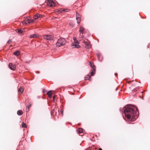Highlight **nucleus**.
I'll return each instance as SVG.
<instances>
[{
	"instance_id": "nucleus-15",
	"label": "nucleus",
	"mask_w": 150,
	"mask_h": 150,
	"mask_svg": "<svg viewBox=\"0 0 150 150\" xmlns=\"http://www.w3.org/2000/svg\"><path fill=\"white\" fill-rule=\"evenodd\" d=\"M84 30H85V29L83 28L82 26H81L80 28L79 32L80 33H83L84 32Z\"/></svg>"
},
{
	"instance_id": "nucleus-22",
	"label": "nucleus",
	"mask_w": 150,
	"mask_h": 150,
	"mask_svg": "<svg viewBox=\"0 0 150 150\" xmlns=\"http://www.w3.org/2000/svg\"><path fill=\"white\" fill-rule=\"evenodd\" d=\"M22 127H23L26 128L27 127V125L25 123L23 122L22 124Z\"/></svg>"
},
{
	"instance_id": "nucleus-25",
	"label": "nucleus",
	"mask_w": 150,
	"mask_h": 150,
	"mask_svg": "<svg viewBox=\"0 0 150 150\" xmlns=\"http://www.w3.org/2000/svg\"><path fill=\"white\" fill-rule=\"evenodd\" d=\"M64 10L63 9H61L60 10H59V13H61L63 11V10Z\"/></svg>"
},
{
	"instance_id": "nucleus-6",
	"label": "nucleus",
	"mask_w": 150,
	"mask_h": 150,
	"mask_svg": "<svg viewBox=\"0 0 150 150\" xmlns=\"http://www.w3.org/2000/svg\"><path fill=\"white\" fill-rule=\"evenodd\" d=\"M9 67L11 70H14L16 69V66L12 63H10L9 64Z\"/></svg>"
},
{
	"instance_id": "nucleus-10",
	"label": "nucleus",
	"mask_w": 150,
	"mask_h": 150,
	"mask_svg": "<svg viewBox=\"0 0 150 150\" xmlns=\"http://www.w3.org/2000/svg\"><path fill=\"white\" fill-rule=\"evenodd\" d=\"M20 52L19 50H17L14 52L13 54L16 56H19L20 54Z\"/></svg>"
},
{
	"instance_id": "nucleus-37",
	"label": "nucleus",
	"mask_w": 150,
	"mask_h": 150,
	"mask_svg": "<svg viewBox=\"0 0 150 150\" xmlns=\"http://www.w3.org/2000/svg\"><path fill=\"white\" fill-rule=\"evenodd\" d=\"M91 150V149H87V150Z\"/></svg>"
},
{
	"instance_id": "nucleus-5",
	"label": "nucleus",
	"mask_w": 150,
	"mask_h": 150,
	"mask_svg": "<svg viewBox=\"0 0 150 150\" xmlns=\"http://www.w3.org/2000/svg\"><path fill=\"white\" fill-rule=\"evenodd\" d=\"M47 5L53 7L55 6L54 2L51 0H48L47 2Z\"/></svg>"
},
{
	"instance_id": "nucleus-12",
	"label": "nucleus",
	"mask_w": 150,
	"mask_h": 150,
	"mask_svg": "<svg viewBox=\"0 0 150 150\" xmlns=\"http://www.w3.org/2000/svg\"><path fill=\"white\" fill-rule=\"evenodd\" d=\"M26 21H28V23H30L31 22H33L34 21V20L32 19H30V18H28L26 19Z\"/></svg>"
},
{
	"instance_id": "nucleus-38",
	"label": "nucleus",
	"mask_w": 150,
	"mask_h": 150,
	"mask_svg": "<svg viewBox=\"0 0 150 150\" xmlns=\"http://www.w3.org/2000/svg\"><path fill=\"white\" fill-rule=\"evenodd\" d=\"M12 46V45H11L10 46V47H11V46Z\"/></svg>"
},
{
	"instance_id": "nucleus-19",
	"label": "nucleus",
	"mask_w": 150,
	"mask_h": 150,
	"mask_svg": "<svg viewBox=\"0 0 150 150\" xmlns=\"http://www.w3.org/2000/svg\"><path fill=\"white\" fill-rule=\"evenodd\" d=\"M91 77L89 75H88L86 76L85 77L86 80H89Z\"/></svg>"
},
{
	"instance_id": "nucleus-17",
	"label": "nucleus",
	"mask_w": 150,
	"mask_h": 150,
	"mask_svg": "<svg viewBox=\"0 0 150 150\" xmlns=\"http://www.w3.org/2000/svg\"><path fill=\"white\" fill-rule=\"evenodd\" d=\"M16 31L19 34H21L23 33V31L21 29H17L16 30Z\"/></svg>"
},
{
	"instance_id": "nucleus-9",
	"label": "nucleus",
	"mask_w": 150,
	"mask_h": 150,
	"mask_svg": "<svg viewBox=\"0 0 150 150\" xmlns=\"http://www.w3.org/2000/svg\"><path fill=\"white\" fill-rule=\"evenodd\" d=\"M79 44H75L73 43H72L71 46L73 48H79L80 47V46L78 45Z\"/></svg>"
},
{
	"instance_id": "nucleus-16",
	"label": "nucleus",
	"mask_w": 150,
	"mask_h": 150,
	"mask_svg": "<svg viewBox=\"0 0 150 150\" xmlns=\"http://www.w3.org/2000/svg\"><path fill=\"white\" fill-rule=\"evenodd\" d=\"M17 114L18 115H21L23 114V112L21 110H18L17 111Z\"/></svg>"
},
{
	"instance_id": "nucleus-18",
	"label": "nucleus",
	"mask_w": 150,
	"mask_h": 150,
	"mask_svg": "<svg viewBox=\"0 0 150 150\" xmlns=\"http://www.w3.org/2000/svg\"><path fill=\"white\" fill-rule=\"evenodd\" d=\"M47 94L49 97H51L52 94V93L51 91H48L47 93Z\"/></svg>"
},
{
	"instance_id": "nucleus-31",
	"label": "nucleus",
	"mask_w": 150,
	"mask_h": 150,
	"mask_svg": "<svg viewBox=\"0 0 150 150\" xmlns=\"http://www.w3.org/2000/svg\"><path fill=\"white\" fill-rule=\"evenodd\" d=\"M100 56V55L99 54H97V57L98 58H99Z\"/></svg>"
},
{
	"instance_id": "nucleus-32",
	"label": "nucleus",
	"mask_w": 150,
	"mask_h": 150,
	"mask_svg": "<svg viewBox=\"0 0 150 150\" xmlns=\"http://www.w3.org/2000/svg\"><path fill=\"white\" fill-rule=\"evenodd\" d=\"M26 110L27 112L28 111H29V109H28V108H27V109H26Z\"/></svg>"
},
{
	"instance_id": "nucleus-35",
	"label": "nucleus",
	"mask_w": 150,
	"mask_h": 150,
	"mask_svg": "<svg viewBox=\"0 0 150 150\" xmlns=\"http://www.w3.org/2000/svg\"><path fill=\"white\" fill-rule=\"evenodd\" d=\"M45 91H46L45 90H43V93H44L45 92Z\"/></svg>"
},
{
	"instance_id": "nucleus-26",
	"label": "nucleus",
	"mask_w": 150,
	"mask_h": 150,
	"mask_svg": "<svg viewBox=\"0 0 150 150\" xmlns=\"http://www.w3.org/2000/svg\"><path fill=\"white\" fill-rule=\"evenodd\" d=\"M68 10H69V9H64V10H63L64 12L68 11Z\"/></svg>"
},
{
	"instance_id": "nucleus-34",
	"label": "nucleus",
	"mask_w": 150,
	"mask_h": 150,
	"mask_svg": "<svg viewBox=\"0 0 150 150\" xmlns=\"http://www.w3.org/2000/svg\"><path fill=\"white\" fill-rule=\"evenodd\" d=\"M55 98V96H54V97H53V101H54V98Z\"/></svg>"
},
{
	"instance_id": "nucleus-2",
	"label": "nucleus",
	"mask_w": 150,
	"mask_h": 150,
	"mask_svg": "<svg viewBox=\"0 0 150 150\" xmlns=\"http://www.w3.org/2000/svg\"><path fill=\"white\" fill-rule=\"evenodd\" d=\"M66 41L63 38H60L58 39L57 42L56 43L57 47H59L65 44Z\"/></svg>"
},
{
	"instance_id": "nucleus-36",
	"label": "nucleus",
	"mask_w": 150,
	"mask_h": 150,
	"mask_svg": "<svg viewBox=\"0 0 150 150\" xmlns=\"http://www.w3.org/2000/svg\"><path fill=\"white\" fill-rule=\"evenodd\" d=\"M99 150H102V149L101 148H100L99 149Z\"/></svg>"
},
{
	"instance_id": "nucleus-11",
	"label": "nucleus",
	"mask_w": 150,
	"mask_h": 150,
	"mask_svg": "<svg viewBox=\"0 0 150 150\" xmlns=\"http://www.w3.org/2000/svg\"><path fill=\"white\" fill-rule=\"evenodd\" d=\"M24 88L22 86L20 87V88L18 89V91L19 93H22L23 91Z\"/></svg>"
},
{
	"instance_id": "nucleus-1",
	"label": "nucleus",
	"mask_w": 150,
	"mask_h": 150,
	"mask_svg": "<svg viewBox=\"0 0 150 150\" xmlns=\"http://www.w3.org/2000/svg\"><path fill=\"white\" fill-rule=\"evenodd\" d=\"M124 108H125L124 112L125 116L128 120L133 121L137 118L139 112L136 107L128 105L124 107Z\"/></svg>"
},
{
	"instance_id": "nucleus-24",
	"label": "nucleus",
	"mask_w": 150,
	"mask_h": 150,
	"mask_svg": "<svg viewBox=\"0 0 150 150\" xmlns=\"http://www.w3.org/2000/svg\"><path fill=\"white\" fill-rule=\"evenodd\" d=\"M74 43L75 44H79V41L76 40H75V41H74Z\"/></svg>"
},
{
	"instance_id": "nucleus-13",
	"label": "nucleus",
	"mask_w": 150,
	"mask_h": 150,
	"mask_svg": "<svg viewBox=\"0 0 150 150\" xmlns=\"http://www.w3.org/2000/svg\"><path fill=\"white\" fill-rule=\"evenodd\" d=\"M89 65L91 67H92V69L93 70V71H95V66L93 65V63L91 62H90Z\"/></svg>"
},
{
	"instance_id": "nucleus-14",
	"label": "nucleus",
	"mask_w": 150,
	"mask_h": 150,
	"mask_svg": "<svg viewBox=\"0 0 150 150\" xmlns=\"http://www.w3.org/2000/svg\"><path fill=\"white\" fill-rule=\"evenodd\" d=\"M79 15H78V16H76V19L77 21V23H79L81 21V19L79 17Z\"/></svg>"
},
{
	"instance_id": "nucleus-7",
	"label": "nucleus",
	"mask_w": 150,
	"mask_h": 150,
	"mask_svg": "<svg viewBox=\"0 0 150 150\" xmlns=\"http://www.w3.org/2000/svg\"><path fill=\"white\" fill-rule=\"evenodd\" d=\"M40 17H42V15L39 13H37L33 16V18L35 19H37Z\"/></svg>"
},
{
	"instance_id": "nucleus-8",
	"label": "nucleus",
	"mask_w": 150,
	"mask_h": 150,
	"mask_svg": "<svg viewBox=\"0 0 150 150\" xmlns=\"http://www.w3.org/2000/svg\"><path fill=\"white\" fill-rule=\"evenodd\" d=\"M40 35L38 34H33L30 35V38H39Z\"/></svg>"
},
{
	"instance_id": "nucleus-20",
	"label": "nucleus",
	"mask_w": 150,
	"mask_h": 150,
	"mask_svg": "<svg viewBox=\"0 0 150 150\" xmlns=\"http://www.w3.org/2000/svg\"><path fill=\"white\" fill-rule=\"evenodd\" d=\"M78 132L79 133H81L83 132V130L81 128H79L78 130Z\"/></svg>"
},
{
	"instance_id": "nucleus-21",
	"label": "nucleus",
	"mask_w": 150,
	"mask_h": 150,
	"mask_svg": "<svg viewBox=\"0 0 150 150\" xmlns=\"http://www.w3.org/2000/svg\"><path fill=\"white\" fill-rule=\"evenodd\" d=\"M69 25L72 27H73L75 25L74 23L72 21H71L69 23Z\"/></svg>"
},
{
	"instance_id": "nucleus-30",
	"label": "nucleus",
	"mask_w": 150,
	"mask_h": 150,
	"mask_svg": "<svg viewBox=\"0 0 150 150\" xmlns=\"http://www.w3.org/2000/svg\"><path fill=\"white\" fill-rule=\"evenodd\" d=\"M74 40V41H75V40H76V38L75 37H74L73 38Z\"/></svg>"
},
{
	"instance_id": "nucleus-3",
	"label": "nucleus",
	"mask_w": 150,
	"mask_h": 150,
	"mask_svg": "<svg viewBox=\"0 0 150 150\" xmlns=\"http://www.w3.org/2000/svg\"><path fill=\"white\" fill-rule=\"evenodd\" d=\"M83 42L84 45L85 47L87 49L90 48L91 47V45L90 43V42L88 40H87V41H84V40H83Z\"/></svg>"
},
{
	"instance_id": "nucleus-4",
	"label": "nucleus",
	"mask_w": 150,
	"mask_h": 150,
	"mask_svg": "<svg viewBox=\"0 0 150 150\" xmlns=\"http://www.w3.org/2000/svg\"><path fill=\"white\" fill-rule=\"evenodd\" d=\"M44 39L49 40H52L54 37L53 36L51 35H43Z\"/></svg>"
},
{
	"instance_id": "nucleus-29",
	"label": "nucleus",
	"mask_w": 150,
	"mask_h": 150,
	"mask_svg": "<svg viewBox=\"0 0 150 150\" xmlns=\"http://www.w3.org/2000/svg\"><path fill=\"white\" fill-rule=\"evenodd\" d=\"M31 104H29V105L27 106V108L28 109L29 108L31 107Z\"/></svg>"
},
{
	"instance_id": "nucleus-27",
	"label": "nucleus",
	"mask_w": 150,
	"mask_h": 150,
	"mask_svg": "<svg viewBox=\"0 0 150 150\" xmlns=\"http://www.w3.org/2000/svg\"><path fill=\"white\" fill-rule=\"evenodd\" d=\"M60 112H61V113L62 114V115H63V110L62 109H61V110Z\"/></svg>"
},
{
	"instance_id": "nucleus-33",
	"label": "nucleus",
	"mask_w": 150,
	"mask_h": 150,
	"mask_svg": "<svg viewBox=\"0 0 150 150\" xmlns=\"http://www.w3.org/2000/svg\"><path fill=\"white\" fill-rule=\"evenodd\" d=\"M131 82V81H128V83H130Z\"/></svg>"
},
{
	"instance_id": "nucleus-28",
	"label": "nucleus",
	"mask_w": 150,
	"mask_h": 150,
	"mask_svg": "<svg viewBox=\"0 0 150 150\" xmlns=\"http://www.w3.org/2000/svg\"><path fill=\"white\" fill-rule=\"evenodd\" d=\"M11 42V40H9L7 42V43H9L10 42Z\"/></svg>"
},
{
	"instance_id": "nucleus-23",
	"label": "nucleus",
	"mask_w": 150,
	"mask_h": 150,
	"mask_svg": "<svg viewBox=\"0 0 150 150\" xmlns=\"http://www.w3.org/2000/svg\"><path fill=\"white\" fill-rule=\"evenodd\" d=\"M92 71L91 72V76H93L94 75V74L93 71H93V69H92Z\"/></svg>"
}]
</instances>
